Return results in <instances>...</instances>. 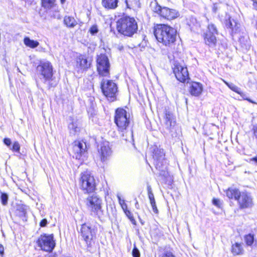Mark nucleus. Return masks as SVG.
<instances>
[{
  "instance_id": "ddd939ff",
  "label": "nucleus",
  "mask_w": 257,
  "mask_h": 257,
  "mask_svg": "<svg viewBox=\"0 0 257 257\" xmlns=\"http://www.w3.org/2000/svg\"><path fill=\"white\" fill-rule=\"evenodd\" d=\"M173 72L177 79L180 82H185L189 79L187 67H184L179 62L174 63Z\"/></svg>"
},
{
  "instance_id": "9d476101",
  "label": "nucleus",
  "mask_w": 257,
  "mask_h": 257,
  "mask_svg": "<svg viewBox=\"0 0 257 257\" xmlns=\"http://www.w3.org/2000/svg\"><path fill=\"white\" fill-rule=\"evenodd\" d=\"M36 70L38 74L42 76L45 82L51 80L53 75V66L50 62L41 61Z\"/></svg>"
},
{
  "instance_id": "1a4fd4ad",
  "label": "nucleus",
  "mask_w": 257,
  "mask_h": 257,
  "mask_svg": "<svg viewBox=\"0 0 257 257\" xmlns=\"http://www.w3.org/2000/svg\"><path fill=\"white\" fill-rule=\"evenodd\" d=\"M37 244L42 250L52 252L56 245L53 234L41 235L37 240Z\"/></svg>"
},
{
  "instance_id": "4c0bfd02",
  "label": "nucleus",
  "mask_w": 257,
  "mask_h": 257,
  "mask_svg": "<svg viewBox=\"0 0 257 257\" xmlns=\"http://www.w3.org/2000/svg\"><path fill=\"white\" fill-rule=\"evenodd\" d=\"M190 22L192 23H189L188 22L189 26L191 27V29H193L194 26L197 27L199 25V24L197 22V20L195 18H191L190 19Z\"/></svg>"
},
{
  "instance_id": "f8f14e48",
  "label": "nucleus",
  "mask_w": 257,
  "mask_h": 257,
  "mask_svg": "<svg viewBox=\"0 0 257 257\" xmlns=\"http://www.w3.org/2000/svg\"><path fill=\"white\" fill-rule=\"evenodd\" d=\"M102 200L95 194L89 195L86 199V204L91 211L98 214L101 212Z\"/></svg>"
},
{
  "instance_id": "9b49d317",
  "label": "nucleus",
  "mask_w": 257,
  "mask_h": 257,
  "mask_svg": "<svg viewBox=\"0 0 257 257\" xmlns=\"http://www.w3.org/2000/svg\"><path fill=\"white\" fill-rule=\"evenodd\" d=\"M110 63L107 56L100 54L97 58V69L99 74L102 76H109Z\"/></svg>"
},
{
  "instance_id": "aec40b11",
  "label": "nucleus",
  "mask_w": 257,
  "mask_h": 257,
  "mask_svg": "<svg viewBox=\"0 0 257 257\" xmlns=\"http://www.w3.org/2000/svg\"><path fill=\"white\" fill-rule=\"evenodd\" d=\"M202 90L203 87L201 83L193 82L190 84L189 92L192 95L198 96L201 94Z\"/></svg>"
},
{
  "instance_id": "20e7f679",
  "label": "nucleus",
  "mask_w": 257,
  "mask_h": 257,
  "mask_svg": "<svg viewBox=\"0 0 257 257\" xmlns=\"http://www.w3.org/2000/svg\"><path fill=\"white\" fill-rule=\"evenodd\" d=\"M152 153L154 165L156 169L160 172V175L165 176L167 174L166 172L167 163L165 159L164 150L157 146H154L152 150Z\"/></svg>"
},
{
  "instance_id": "7ed1b4c3",
  "label": "nucleus",
  "mask_w": 257,
  "mask_h": 257,
  "mask_svg": "<svg viewBox=\"0 0 257 257\" xmlns=\"http://www.w3.org/2000/svg\"><path fill=\"white\" fill-rule=\"evenodd\" d=\"M138 28L137 23L134 18L127 16L123 17L117 22V31L125 36H133L137 33Z\"/></svg>"
},
{
  "instance_id": "cd10ccee",
  "label": "nucleus",
  "mask_w": 257,
  "mask_h": 257,
  "mask_svg": "<svg viewBox=\"0 0 257 257\" xmlns=\"http://www.w3.org/2000/svg\"><path fill=\"white\" fill-rule=\"evenodd\" d=\"M24 43L26 46L31 48H35L39 45V43L38 41L31 40L29 37H25L24 38Z\"/></svg>"
},
{
  "instance_id": "2f4dec72",
  "label": "nucleus",
  "mask_w": 257,
  "mask_h": 257,
  "mask_svg": "<svg viewBox=\"0 0 257 257\" xmlns=\"http://www.w3.org/2000/svg\"><path fill=\"white\" fill-rule=\"evenodd\" d=\"M0 199L2 204L4 206H6L8 204L9 196L6 193L0 191Z\"/></svg>"
},
{
  "instance_id": "3c124183",
  "label": "nucleus",
  "mask_w": 257,
  "mask_h": 257,
  "mask_svg": "<svg viewBox=\"0 0 257 257\" xmlns=\"http://www.w3.org/2000/svg\"><path fill=\"white\" fill-rule=\"evenodd\" d=\"M118 49L121 51L123 49V47L122 46H119Z\"/></svg>"
},
{
  "instance_id": "f257e3e1",
  "label": "nucleus",
  "mask_w": 257,
  "mask_h": 257,
  "mask_svg": "<svg viewBox=\"0 0 257 257\" xmlns=\"http://www.w3.org/2000/svg\"><path fill=\"white\" fill-rule=\"evenodd\" d=\"M154 33L157 41L165 46L171 47L176 40V30L168 25H157Z\"/></svg>"
},
{
  "instance_id": "6ab92c4d",
  "label": "nucleus",
  "mask_w": 257,
  "mask_h": 257,
  "mask_svg": "<svg viewBox=\"0 0 257 257\" xmlns=\"http://www.w3.org/2000/svg\"><path fill=\"white\" fill-rule=\"evenodd\" d=\"M225 25L227 28L230 29L232 35L238 33L240 32V24L230 17L226 20Z\"/></svg>"
},
{
  "instance_id": "f03ea898",
  "label": "nucleus",
  "mask_w": 257,
  "mask_h": 257,
  "mask_svg": "<svg viewBox=\"0 0 257 257\" xmlns=\"http://www.w3.org/2000/svg\"><path fill=\"white\" fill-rule=\"evenodd\" d=\"M114 122L121 132L126 131L122 135V139L126 141H131L133 140V131H126L130 122V114L123 108H118L116 109L114 116Z\"/></svg>"
},
{
  "instance_id": "39448f33",
  "label": "nucleus",
  "mask_w": 257,
  "mask_h": 257,
  "mask_svg": "<svg viewBox=\"0 0 257 257\" xmlns=\"http://www.w3.org/2000/svg\"><path fill=\"white\" fill-rule=\"evenodd\" d=\"M150 8L155 14L165 19L172 20L179 16V13L176 10L167 7H162L158 4L157 1L151 3Z\"/></svg>"
},
{
  "instance_id": "a19ab883",
  "label": "nucleus",
  "mask_w": 257,
  "mask_h": 257,
  "mask_svg": "<svg viewBox=\"0 0 257 257\" xmlns=\"http://www.w3.org/2000/svg\"><path fill=\"white\" fill-rule=\"evenodd\" d=\"M162 257H176L172 252L165 251L162 254Z\"/></svg>"
},
{
  "instance_id": "4468645a",
  "label": "nucleus",
  "mask_w": 257,
  "mask_h": 257,
  "mask_svg": "<svg viewBox=\"0 0 257 257\" xmlns=\"http://www.w3.org/2000/svg\"><path fill=\"white\" fill-rule=\"evenodd\" d=\"M240 209L249 208L253 205V198L250 193L241 192L237 200Z\"/></svg>"
},
{
  "instance_id": "79ce46f5",
  "label": "nucleus",
  "mask_w": 257,
  "mask_h": 257,
  "mask_svg": "<svg viewBox=\"0 0 257 257\" xmlns=\"http://www.w3.org/2000/svg\"><path fill=\"white\" fill-rule=\"evenodd\" d=\"M4 143L8 147L11 148V145L12 144V142L10 139L9 138H5L4 139Z\"/></svg>"
},
{
  "instance_id": "4be33fe9",
  "label": "nucleus",
  "mask_w": 257,
  "mask_h": 257,
  "mask_svg": "<svg viewBox=\"0 0 257 257\" xmlns=\"http://www.w3.org/2000/svg\"><path fill=\"white\" fill-rule=\"evenodd\" d=\"M216 36L213 34L204 33L203 37L205 44L210 47H214L217 42Z\"/></svg>"
},
{
  "instance_id": "4d7b16f0",
  "label": "nucleus",
  "mask_w": 257,
  "mask_h": 257,
  "mask_svg": "<svg viewBox=\"0 0 257 257\" xmlns=\"http://www.w3.org/2000/svg\"><path fill=\"white\" fill-rule=\"evenodd\" d=\"M255 4H256V7H257V3H255Z\"/></svg>"
},
{
  "instance_id": "8fccbe9b",
  "label": "nucleus",
  "mask_w": 257,
  "mask_h": 257,
  "mask_svg": "<svg viewBox=\"0 0 257 257\" xmlns=\"http://www.w3.org/2000/svg\"><path fill=\"white\" fill-rule=\"evenodd\" d=\"M48 257H58V255L56 253H54L50 254Z\"/></svg>"
},
{
  "instance_id": "c85d7f7f",
  "label": "nucleus",
  "mask_w": 257,
  "mask_h": 257,
  "mask_svg": "<svg viewBox=\"0 0 257 257\" xmlns=\"http://www.w3.org/2000/svg\"><path fill=\"white\" fill-rule=\"evenodd\" d=\"M56 0H41L42 6L46 9H51L55 5Z\"/></svg>"
},
{
  "instance_id": "5fc2aeb1",
  "label": "nucleus",
  "mask_w": 257,
  "mask_h": 257,
  "mask_svg": "<svg viewBox=\"0 0 257 257\" xmlns=\"http://www.w3.org/2000/svg\"><path fill=\"white\" fill-rule=\"evenodd\" d=\"M125 3H126V4L127 7L128 8H129L130 7L128 6V4H127V1H125Z\"/></svg>"
},
{
  "instance_id": "f3484780",
  "label": "nucleus",
  "mask_w": 257,
  "mask_h": 257,
  "mask_svg": "<svg viewBox=\"0 0 257 257\" xmlns=\"http://www.w3.org/2000/svg\"><path fill=\"white\" fill-rule=\"evenodd\" d=\"M95 226H81L80 231L81 235L88 244L90 243L92 236L95 234Z\"/></svg>"
},
{
  "instance_id": "2eb2a0df",
  "label": "nucleus",
  "mask_w": 257,
  "mask_h": 257,
  "mask_svg": "<svg viewBox=\"0 0 257 257\" xmlns=\"http://www.w3.org/2000/svg\"><path fill=\"white\" fill-rule=\"evenodd\" d=\"M98 151L102 162L107 161L111 156L112 153L108 142L102 143Z\"/></svg>"
},
{
  "instance_id": "0eeeda50",
  "label": "nucleus",
  "mask_w": 257,
  "mask_h": 257,
  "mask_svg": "<svg viewBox=\"0 0 257 257\" xmlns=\"http://www.w3.org/2000/svg\"><path fill=\"white\" fill-rule=\"evenodd\" d=\"M101 89L108 100L113 101L115 100L117 87L112 81L103 79L101 82Z\"/></svg>"
},
{
  "instance_id": "a878e982",
  "label": "nucleus",
  "mask_w": 257,
  "mask_h": 257,
  "mask_svg": "<svg viewBox=\"0 0 257 257\" xmlns=\"http://www.w3.org/2000/svg\"><path fill=\"white\" fill-rule=\"evenodd\" d=\"M231 251L234 255H239L243 253V249L241 243L237 242L232 245Z\"/></svg>"
},
{
  "instance_id": "b1692460",
  "label": "nucleus",
  "mask_w": 257,
  "mask_h": 257,
  "mask_svg": "<svg viewBox=\"0 0 257 257\" xmlns=\"http://www.w3.org/2000/svg\"><path fill=\"white\" fill-rule=\"evenodd\" d=\"M241 192L238 189L229 188L226 191V196L229 199H233L238 200Z\"/></svg>"
},
{
  "instance_id": "ea45409f",
  "label": "nucleus",
  "mask_w": 257,
  "mask_h": 257,
  "mask_svg": "<svg viewBox=\"0 0 257 257\" xmlns=\"http://www.w3.org/2000/svg\"><path fill=\"white\" fill-rule=\"evenodd\" d=\"M212 203L213 205L218 208H220L221 207L222 203L219 199L214 198L212 200Z\"/></svg>"
},
{
  "instance_id": "49530a36",
  "label": "nucleus",
  "mask_w": 257,
  "mask_h": 257,
  "mask_svg": "<svg viewBox=\"0 0 257 257\" xmlns=\"http://www.w3.org/2000/svg\"><path fill=\"white\" fill-rule=\"evenodd\" d=\"M47 223V219H42L39 225H46Z\"/></svg>"
},
{
  "instance_id": "c9c22d12",
  "label": "nucleus",
  "mask_w": 257,
  "mask_h": 257,
  "mask_svg": "<svg viewBox=\"0 0 257 257\" xmlns=\"http://www.w3.org/2000/svg\"><path fill=\"white\" fill-rule=\"evenodd\" d=\"M89 32L92 35H94L96 34H97L98 32V29L97 25H94L90 27V28L89 30Z\"/></svg>"
},
{
  "instance_id": "6e6552de",
  "label": "nucleus",
  "mask_w": 257,
  "mask_h": 257,
  "mask_svg": "<svg viewBox=\"0 0 257 257\" xmlns=\"http://www.w3.org/2000/svg\"><path fill=\"white\" fill-rule=\"evenodd\" d=\"M165 128L172 138H176L179 135V129L176 125V121L173 114L170 111H166L164 116Z\"/></svg>"
},
{
  "instance_id": "412c9836",
  "label": "nucleus",
  "mask_w": 257,
  "mask_h": 257,
  "mask_svg": "<svg viewBox=\"0 0 257 257\" xmlns=\"http://www.w3.org/2000/svg\"><path fill=\"white\" fill-rule=\"evenodd\" d=\"M76 67L78 71H84L86 70L90 66L87 60L82 56H80L76 58Z\"/></svg>"
},
{
  "instance_id": "5701e85b",
  "label": "nucleus",
  "mask_w": 257,
  "mask_h": 257,
  "mask_svg": "<svg viewBox=\"0 0 257 257\" xmlns=\"http://www.w3.org/2000/svg\"><path fill=\"white\" fill-rule=\"evenodd\" d=\"M71 120V122L68 124L69 133L71 136H75L79 133L80 127H78L77 120L72 119Z\"/></svg>"
},
{
  "instance_id": "6e6d98bb",
  "label": "nucleus",
  "mask_w": 257,
  "mask_h": 257,
  "mask_svg": "<svg viewBox=\"0 0 257 257\" xmlns=\"http://www.w3.org/2000/svg\"><path fill=\"white\" fill-rule=\"evenodd\" d=\"M82 225H85V223H83V224H82Z\"/></svg>"
},
{
  "instance_id": "393cba45",
  "label": "nucleus",
  "mask_w": 257,
  "mask_h": 257,
  "mask_svg": "<svg viewBox=\"0 0 257 257\" xmlns=\"http://www.w3.org/2000/svg\"><path fill=\"white\" fill-rule=\"evenodd\" d=\"M118 0H102V4L107 9H114L117 7Z\"/></svg>"
},
{
  "instance_id": "dca6fc26",
  "label": "nucleus",
  "mask_w": 257,
  "mask_h": 257,
  "mask_svg": "<svg viewBox=\"0 0 257 257\" xmlns=\"http://www.w3.org/2000/svg\"><path fill=\"white\" fill-rule=\"evenodd\" d=\"M29 207L23 204H16L14 206V214L24 222L27 220V210Z\"/></svg>"
},
{
  "instance_id": "f704fd0d",
  "label": "nucleus",
  "mask_w": 257,
  "mask_h": 257,
  "mask_svg": "<svg viewBox=\"0 0 257 257\" xmlns=\"http://www.w3.org/2000/svg\"><path fill=\"white\" fill-rule=\"evenodd\" d=\"M125 213L126 215L127 216L128 218L130 220L132 223L134 225H136V220L132 214V213L129 210L125 211Z\"/></svg>"
},
{
  "instance_id": "473e14b6",
  "label": "nucleus",
  "mask_w": 257,
  "mask_h": 257,
  "mask_svg": "<svg viewBox=\"0 0 257 257\" xmlns=\"http://www.w3.org/2000/svg\"><path fill=\"white\" fill-rule=\"evenodd\" d=\"M147 191L148 194V197L150 200V204H153L155 203V199L154 198V194L153 193L152 188L150 186H148L147 187Z\"/></svg>"
},
{
  "instance_id": "e433bc0d",
  "label": "nucleus",
  "mask_w": 257,
  "mask_h": 257,
  "mask_svg": "<svg viewBox=\"0 0 257 257\" xmlns=\"http://www.w3.org/2000/svg\"><path fill=\"white\" fill-rule=\"evenodd\" d=\"M132 255L133 257H140V251L136 247L135 244H134V246L132 250Z\"/></svg>"
},
{
  "instance_id": "c756f323",
  "label": "nucleus",
  "mask_w": 257,
  "mask_h": 257,
  "mask_svg": "<svg viewBox=\"0 0 257 257\" xmlns=\"http://www.w3.org/2000/svg\"><path fill=\"white\" fill-rule=\"evenodd\" d=\"M206 33L217 35L218 33L216 26L212 23L208 24L207 26V31Z\"/></svg>"
},
{
  "instance_id": "37998d69",
  "label": "nucleus",
  "mask_w": 257,
  "mask_h": 257,
  "mask_svg": "<svg viewBox=\"0 0 257 257\" xmlns=\"http://www.w3.org/2000/svg\"><path fill=\"white\" fill-rule=\"evenodd\" d=\"M252 131L253 137L257 142V124L253 126Z\"/></svg>"
},
{
  "instance_id": "864d4df0",
  "label": "nucleus",
  "mask_w": 257,
  "mask_h": 257,
  "mask_svg": "<svg viewBox=\"0 0 257 257\" xmlns=\"http://www.w3.org/2000/svg\"><path fill=\"white\" fill-rule=\"evenodd\" d=\"M66 0H60L61 4H64Z\"/></svg>"
},
{
  "instance_id": "58836bf2",
  "label": "nucleus",
  "mask_w": 257,
  "mask_h": 257,
  "mask_svg": "<svg viewBox=\"0 0 257 257\" xmlns=\"http://www.w3.org/2000/svg\"><path fill=\"white\" fill-rule=\"evenodd\" d=\"M228 86L229 87V88H230V89L233 90V91L237 93L238 94H241V92H240V89L239 88H238L237 86L234 85H233V84H231V85H228Z\"/></svg>"
},
{
  "instance_id": "72a5a7b5",
  "label": "nucleus",
  "mask_w": 257,
  "mask_h": 257,
  "mask_svg": "<svg viewBox=\"0 0 257 257\" xmlns=\"http://www.w3.org/2000/svg\"><path fill=\"white\" fill-rule=\"evenodd\" d=\"M10 149L13 152L20 153V145L18 142L16 141L13 143L12 147L10 148Z\"/></svg>"
},
{
  "instance_id": "7c9ffc66",
  "label": "nucleus",
  "mask_w": 257,
  "mask_h": 257,
  "mask_svg": "<svg viewBox=\"0 0 257 257\" xmlns=\"http://www.w3.org/2000/svg\"><path fill=\"white\" fill-rule=\"evenodd\" d=\"M244 240L246 244L248 246H251L254 241V235L249 233L244 236Z\"/></svg>"
},
{
  "instance_id": "a18cd8bd",
  "label": "nucleus",
  "mask_w": 257,
  "mask_h": 257,
  "mask_svg": "<svg viewBox=\"0 0 257 257\" xmlns=\"http://www.w3.org/2000/svg\"><path fill=\"white\" fill-rule=\"evenodd\" d=\"M4 254V247L3 245L0 244V255L3 256Z\"/></svg>"
},
{
  "instance_id": "a211bd4d",
  "label": "nucleus",
  "mask_w": 257,
  "mask_h": 257,
  "mask_svg": "<svg viewBox=\"0 0 257 257\" xmlns=\"http://www.w3.org/2000/svg\"><path fill=\"white\" fill-rule=\"evenodd\" d=\"M86 149V144L84 142L75 141L73 146V152L76 159H80V158L85 153Z\"/></svg>"
},
{
  "instance_id": "de8ad7c7",
  "label": "nucleus",
  "mask_w": 257,
  "mask_h": 257,
  "mask_svg": "<svg viewBox=\"0 0 257 257\" xmlns=\"http://www.w3.org/2000/svg\"><path fill=\"white\" fill-rule=\"evenodd\" d=\"M117 198H118V199L119 200V203L122 205V204H124V200H121L120 199V197L119 196H117ZM122 207H123V206H122ZM123 208V207H122Z\"/></svg>"
},
{
  "instance_id": "603ef678",
  "label": "nucleus",
  "mask_w": 257,
  "mask_h": 257,
  "mask_svg": "<svg viewBox=\"0 0 257 257\" xmlns=\"http://www.w3.org/2000/svg\"><path fill=\"white\" fill-rule=\"evenodd\" d=\"M246 99L247 100L250 102L254 103V102L253 101H252L251 99H250L249 98H246Z\"/></svg>"
},
{
  "instance_id": "bb28decb",
  "label": "nucleus",
  "mask_w": 257,
  "mask_h": 257,
  "mask_svg": "<svg viewBox=\"0 0 257 257\" xmlns=\"http://www.w3.org/2000/svg\"><path fill=\"white\" fill-rule=\"evenodd\" d=\"M64 23L67 27L69 28H73L77 24L75 19L70 16H65L64 17Z\"/></svg>"
},
{
  "instance_id": "423d86ee",
  "label": "nucleus",
  "mask_w": 257,
  "mask_h": 257,
  "mask_svg": "<svg viewBox=\"0 0 257 257\" xmlns=\"http://www.w3.org/2000/svg\"><path fill=\"white\" fill-rule=\"evenodd\" d=\"M80 184L81 189L86 193H92L96 189L94 177L88 172H84L81 174Z\"/></svg>"
},
{
  "instance_id": "c03bdc74",
  "label": "nucleus",
  "mask_w": 257,
  "mask_h": 257,
  "mask_svg": "<svg viewBox=\"0 0 257 257\" xmlns=\"http://www.w3.org/2000/svg\"><path fill=\"white\" fill-rule=\"evenodd\" d=\"M151 206H152V210H153V212L155 213H156V214L158 213L159 211H158V210L157 209L156 202L154 203L153 204H151Z\"/></svg>"
},
{
  "instance_id": "09e8293b",
  "label": "nucleus",
  "mask_w": 257,
  "mask_h": 257,
  "mask_svg": "<svg viewBox=\"0 0 257 257\" xmlns=\"http://www.w3.org/2000/svg\"><path fill=\"white\" fill-rule=\"evenodd\" d=\"M250 161H253L256 164H257V156L250 159Z\"/></svg>"
}]
</instances>
